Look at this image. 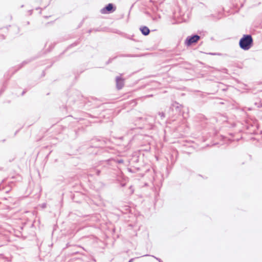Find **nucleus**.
<instances>
[{"label": "nucleus", "instance_id": "5", "mask_svg": "<svg viewBox=\"0 0 262 262\" xmlns=\"http://www.w3.org/2000/svg\"><path fill=\"white\" fill-rule=\"evenodd\" d=\"M140 30L142 32V34L144 35H147L149 33V30L146 27H143L140 28Z\"/></svg>", "mask_w": 262, "mask_h": 262}, {"label": "nucleus", "instance_id": "2", "mask_svg": "<svg viewBox=\"0 0 262 262\" xmlns=\"http://www.w3.org/2000/svg\"><path fill=\"white\" fill-rule=\"evenodd\" d=\"M200 37L199 35H195L193 36L188 37L186 40L185 43L187 46H189L192 43H194L198 42L200 39Z\"/></svg>", "mask_w": 262, "mask_h": 262}, {"label": "nucleus", "instance_id": "1", "mask_svg": "<svg viewBox=\"0 0 262 262\" xmlns=\"http://www.w3.org/2000/svg\"><path fill=\"white\" fill-rule=\"evenodd\" d=\"M253 39L250 35H244L240 39L239 45L240 47L244 50H249L252 46Z\"/></svg>", "mask_w": 262, "mask_h": 262}, {"label": "nucleus", "instance_id": "4", "mask_svg": "<svg viewBox=\"0 0 262 262\" xmlns=\"http://www.w3.org/2000/svg\"><path fill=\"white\" fill-rule=\"evenodd\" d=\"M117 86L119 89H121L124 84V80L120 77H118L116 79Z\"/></svg>", "mask_w": 262, "mask_h": 262}, {"label": "nucleus", "instance_id": "3", "mask_svg": "<svg viewBox=\"0 0 262 262\" xmlns=\"http://www.w3.org/2000/svg\"><path fill=\"white\" fill-rule=\"evenodd\" d=\"M115 10V8L114 7L112 4H108L105 8L101 10V13L103 14H106L113 12Z\"/></svg>", "mask_w": 262, "mask_h": 262}]
</instances>
